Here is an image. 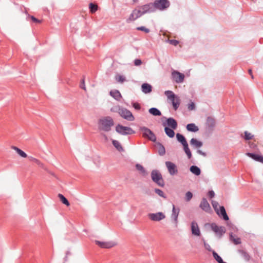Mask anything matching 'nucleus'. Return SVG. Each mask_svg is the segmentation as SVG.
Returning <instances> with one entry per match:
<instances>
[{
	"instance_id": "obj_42",
	"label": "nucleus",
	"mask_w": 263,
	"mask_h": 263,
	"mask_svg": "<svg viewBox=\"0 0 263 263\" xmlns=\"http://www.w3.org/2000/svg\"><path fill=\"white\" fill-rule=\"evenodd\" d=\"M242 255L243 257V258L246 260L248 261L250 259V256L246 252L241 251Z\"/></svg>"
},
{
	"instance_id": "obj_51",
	"label": "nucleus",
	"mask_w": 263,
	"mask_h": 263,
	"mask_svg": "<svg viewBox=\"0 0 263 263\" xmlns=\"http://www.w3.org/2000/svg\"><path fill=\"white\" fill-rule=\"evenodd\" d=\"M204 247L205 248V249L206 250H208L209 251H211V248L209 244L204 242Z\"/></svg>"
},
{
	"instance_id": "obj_41",
	"label": "nucleus",
	"mask_w": 263,
	"mask_h": 263,
	"mask_svg": "<svg viewBox=\"0 0 263 263\" xmlns=\"http://www.w3.org/2000/svg\"><path fill=\"white\" fill-rule=\"evenodd\" d=\"M137 29L138 30H140L144 31L145 33H148L149 32V29L148 28H145V27L141 26V27H138L137 28Z\"/></svg>"
},
{
	"instance_id": "obj_11",
	"label": "nucleus",
	"mask_w": 263,
	"mask_h": 263,
	"mask_svg": "<svg viewBox=\"0 0 263 263\" xmlns=\"http://www.w3.org/2000/svg\"><path fill=\"white\" fill-rule=\"evenodd\" d=\"M148 217L153 221H158L164 219L165 218V215L162 212H158L148 214Z\"/></svg>"
},
{
	"instance_id": "obj_29",
	"label": "nucleus",
	"mask_w": 263,
	"mask_h": 263,
	"mask_svg": "<svg viewBox=\"0 0 263 263\" xmlns=\"http://www.w3.org/2000/svg\"><path fill=\"white\" fill-rule=\"evenodd\" d=\"M149 112L155 116H160L161 115V113L160 110H159L156 108H151L148 110Z\"/></svg>"
},
{
	"instance_id": "obj_5",
	"label": "nucleus",
	"mask_w": 263,
	"mask_h": 263,
	"mask_svg": "<svg viewBox=\"0 0 263 263\" xmlns=\"http://www.w3.org/2000/svg\"><path fill=\"white\" fill-rule=\"evenodd\" d=\"M116 130L121 135H132L135 133V131L130 127L124 126L118 124L116 127Z\"/></svg>"
},
{
	"instance_id": "obj_52",
	"label": "nucleus",
	"mask_w": 263,
	"mask_h": 263,
	"mask_svg": "<svg viewBox=\"0 0 263 263\" xmlns=\"http://www.w3.org/2000/svg\"><path fill=\"white\" fill-rule=\"evenodd\" d=\"M80 87L81 88L83 89L84 90H86V87H85V84H84V80L83 79L82 80V82L80 85Z\"/></svg>"
},
{
	"instance_id": "obj_22",
	"label": "nucleus",
	"mask_w": 263,
	"mask_h": 263,
	"mask_svg": "<svg viewBox=\"0 0 263 263\" xmlns=\"http://www.w3.org/2000/svg\"><path fill=\"white\" fill-rule=\"evenodd\" d=\"M190 143L192 145H193V146H194L196 148H199V147H201L203 144L202 142L199 141L195 138L191 139V140L190 141Z\"/></svg>"
},
{
	"instance_id": "obj_43",
	"label": "nucleus",
	"mask_w": 263,
	"mask_h": 263,
	"mask_svg": "<svg viewBox=\"0 0 263 263\" xmlns=\"http://www.w3.org/2000/svg\"><path fill=\"white\" fill-rule=\"evenodd\" d=\"M29 17L30 18L32 21L35 23H41L42 22V20H39L33 16H30Z\"/></svg>"
},
{
	"instance_id": "obj_12",
	"label": "nucleus",
	"mask_w": 263,
	"mask_h": 263,
	"mask_svg": "<svg viewBox=\"0 0 263 263\" xmlns=\"http://www.w3.org/2000/svg\"><path fill=\"white\" fill-rule=\"evenodd\" d=\"M211 229L219 238H220L226 232L224 227H218L215 223H212L211 224Z\"/></svg>"
},
{
	"instance_id": "obj_23",
	"label": "nucleus",
	"mask_w": 263,
	"mask_h": 263,
	"mask_svg": "<svg viewBox=\"0 0 263 263\" xmlns=\"http://www.w3.org/2000/svg\"><path fill=\"white\" fill-rule=\"evenodd\" d=\"M186 129L188 131L192 132H197L199 130V128L194 123H190L187 125Z\"/></svg>"
},
{
	"instance_id": "obj_49",
	"label": "nucleus",
	"mask_w": 263,
	"mask_h": 263,
	"mask_svg": "<svg viewBox=\"0 0 263 263\" xmlns=\"http://www.w3.org/2000/svg\"><path fill=\"white\" fill-rule=\"evenodd\" d=\"M142 62L140 59H136L134 61V65L136 66H140L142 64Z\"/></svg>"
},
{
	"instance_id": "obj_30",
	"label": "nucleus",
	"mask_w": 263,
	"mask_h": 263,
	"mask_svg": "<svg viewBox=\"0 0 263 263\" xmlns=\"http://www.w3.org/2000/svg\"><path fill=\"white\" fill-rule=\"evenodd\" d=\"M136 168L139 172V173L141 175H142L143 176H145L146 175L147 173H146L145 169L141 165H140L139 164H137L136 165Z\"/></svg>"
},
{
	"instance_id": "obj_27",
	"label": "nucleus",
	"mask_w": 263,
	"mask_h": 263,
	"mask_svg": "<svg viewBox=\"0 0 263 263\" xmlns=\"http://www.w3.org/2000/svg\"><path fill=\"white\" fill-rule=\"evenodd\" d=\"M110 95L117 100H119L121 98V95L118 90L111 91Z\"/></svg>"
},
{
	"instance_id": "obj_39",
	"label": "nucleus",
	"mask_w": 263,
	"mask_h": 263,
	"mask_svg": "<svg viewBox=\"0 0 263 263\" xmlns=\"http://www.w3.org/2000/svg\"><path fill=\"white\" fill-rule=\"evenodd\" d=\"M253 136L250 133L246 131L245 132V139L247 140L252 139Z\"/></svg>"
},
{
	"instance_id": "obj_28",
	"label": "nucleus",
	"mask_w": 263,
	"mask_h": 263,
	"mask_svg": "<svg viewBox=\"0 0 263 263\" xmlns=\"http://www.w3.org/2000/svg\"><path fill=\"white\" fill-rule=\"evenodd\" d=\"M164 131L167 135V136H168L170 138H173L175 136V132H174L173 129L172 128L171 129L169 127H166L164 128Z\"/></svg>"
},
{
	"instance_id": "obj_7",
	"label": "nucleus",
	"mask_w": 263,
	"mask_h": 263,
	"mask_svg": "<svg viewBox=\"0 0 263 263\" xmlns=\"http://www.w3.org/2000/svg\"><path fill=\"white\" fill-rule=\"evenodd\" d=\"M118 112L122 118L128 121H133L135 120L132 113L126 108H119Z\"/></svg>"
},
{
	"instance_id": "obj_13",
	"label": "nucleus",
	"mask_w": 263,
	"mask_h": 263,
	"mask_svg": "<svg viewBox=\"0 0 263 263\" xmlns=\"http://www.w3.org/2000/svg\"><path fill=\"white\" fill-rule=\"evenodd\" d=\"M141 10L142 14L143 15L146 13H149L155 11L154 8V5L153 3H149L146 5H144L138 7Z\"/></svg>"
},
{
	"instance_id": "obj_2",
	"label": "nucleus",
	"mask_w": 263,
	"mask_h": 263,
	"mask_svg": "<svg viewBox=\"0 0 263 263\" xmlns=\"http://www.w3.org/2000/svg\"><path fill=\"white\" fill-rule=\"evenodd\" d=\"M165 95L167 99L172 102L174 109L177 110L180 103L179 98L176 96L172 91L170 90L165 91Z\"/></svg>"
},
{
	"instance_id": "obj_40",
	"label": "nucleus",
	"mask_w": 263,
	"mask_h": 263,
	"mask_svg": "<svg viewBox=\"0 0 263 263\" xmlns=\"http://www.w3.org/2000/svg\"><path fill=\"white\" fill-rule=\"evenodd\" d=\"M193 197V194L191 192H187L185 194V199L187 201H189Z\"/></svg>"
},
{
	"instance_id": "obj_48",
	"label": "nucleus",
	"mask_w": 263,
	"mask_h": 263,
	"mask_svg": "<svg viewBox=\"0 0 263 263\" xmlns=\"http://www.w3.org/2000/svg\"><path fill=\"white\" fill-rule=\"evenodd\" d=\"M133 106L136 110H139L141 108L140 105L139 103H136V102H134L133 103Z\"/></svg>"
},
{
	"instance_id": "obj_25",
	"label": "nucleus",
	"mask_w": 263,
	"mask_h": 263,
	"mask_svg": "<svg viewBox=\"0 0 263 263\" xmlns=\"http://www.w3.org/2000/svg\"><path fill=\"white\" fill-rule=\"evenodd\" d=\"M12 148L22 158H27V155L22 150L16 146H12Z\"/></svg>"
},
{
	"instance_id": "obj_34",
	"label": "nucleus",
	"mask_w": 263,
	"mask_h": 263,
	"mask_svg": "<svg viewBox=\"0 0 263 263\" xmlns=\"http://www.w3.org/2000/svg\"><path fill=\"white\" fill-rule=\"evenodd\" d=\"M89 8L90 9V11L91 13H95L98 8V5L96 4H93V3H90L89 5Z\"/></svg>"
},
{
	"instance_id": "obj_15",
	"label": "nucleus",
	"mask_w": 263,
	"mask_h": 263,
	"mask_svg": "<svg viewBox=\"0 0 263 263\" xmlns=\"http://www.w3.org/2000/svg\"><path fill=\"white\" fill-rule=\"evenodd\" d=\"M143 14L141 13V10H140L138 7L132 11L128 18V20L130 21H134L141 16Z\"/></svg>"
},
{
	"instance_id": "obj_32",
	"label": "nucleus",
	"mask_w": 263,
	"mask_h": 263,
	"mask_svg": "<svg viewBox=\"0 0 263 263\" xmlns=\"http://www.w3.org/2000/svg\"><path fill=\"white\" fill-rule=\"evenodd\" d=\"M230 240L235 244L239 245L241 243L240 239L236 236H233L232 234L230 235Z\"/></svg>"
},
{
	"instance_id": "obj_45",
	"label": "nucleus",
	"mask_w": 263,
	"mask_h": 263,
	"mask_svg": "<svg viewBox=\"0 0 263 263\" xmlns=\"http://www.w3.org/2000/svg\"><path fill=\"white\" fill-rule=\"evenodd\" d=\"M35 163L40 167L42 168H45V165L40 160H39V159H37L36 160V161L35 162Z\"/></svg>"
},
{
	"instance_id": "obj_36",
	"label": "nucleus",
	"mask_w": 263,
	"mask_h": 263,
	"mask_svg": "<svg viewBox=\"0 0 263 263\" xmlns=\"http://www.w3.org/2000/svg\"><path fill=\"white\" fill-rule=\"evenodd\" d=\"M212 205H213L214 210L216 212L217 214L218 215H220V213H219V206L218 202H216V201H212Z\"/></svg>"
},
{
	"instance_id": "obj_4",
	"label": "nucleus",
	"mask_w": 263,
	"mask_h": 263,
	"mask_svg": "<svg viewBox=\"0 0 263 263\" xmlns=\"http://www.w3.org/2000/svg\"><path fill=\"white\" fill-rule=\"evenodd\" d=\"M151 177L153 181L159 186H163L164 182L161 173L158 170H153L151 173Z\"/></svg>"
},
{
	"instance_id": "obj_56",
	"label": "nucleus",
	"mask_w": 263,
	"mask_h": 263,
	"mask_svg": "<svg viewBox=\"0 0 263 263\" xmlns=\"http://www.w3.org/2000/svg\"><path fill=\"white\" fill-rule=\"evenodd\" d=\"M103 136H104V138H105L106 139H107V137H106V135H104Z\"/></svg>"
},
{
	"instance_id": "obj_10",
	"label": "nucleus",
	"mask_w": 263,
	"mask_h": 263,
	"mask_svg": "<svg viewBox=\"0 0 263 263\" xmlns=\"http://www.w3.org/2000/svg\"><path fill=\"white\" fill-rule=\"evenodd\" d=\"M172 79L177 83H182L184 79V74L179 71L173 70L172 72Z\"/></svg>"
},
{
	"instance_id": "obj_8",
	"label": "nucleus",
	"mask_w": 263,
	"mask_h": 263,
	"mask_svg": "<svg viewBox=\"0 0 263 263\" xmlns=\"http://www.w3.org/2000/svg\"><path fill=\"white\" fill-rule=\"evenodd\" d=\"M95 242L96 245L103 249H110L117 245L116 242L112 241H104L96 240H95Z\"/></svg>"
},
{
	"instance_id": "obj_16",
	"label": "nucleus",
	"mask_w": 263,
	"mask_h": 263,
	"mask_svg": "<svg viewBox=\"0 0 263 263\" xmlns=\"http://www.w3.org/2000/svg\"><path fill=\"white\" fill-rule=\"evenodd\" d=\"M200 207L206 212H209L211 210L210 205L205 198L202 199Z\"/></svg>"
},
{
	"instance_id": "obj_53",
	"label": "nucleus",
	"mask_w": 263,
	"mask_h": 263,
	"mask_svg": "<svg viewBox=\"0 0 263 263\" xmlns=\"http://www.w3.org/2000/svg\"><path fill=\"white\" fill-rule=\"evenodd\" d=\"M29 160H30V161H32V162H34V163H35V162L36 161V160L37 159L35 158H34V157H33L30 156V157H29Z\"/></svg>"
},
{
	"instance_id": "obj_24",
	"label": "nucleus",
	"mask_w": 263,
	"mask_h": 263,
	"mask_svg": "<svg viewBox=\"0 0 263 263\" xmlns=\"http://www.w3.org/2000/svg\"><path fill=\"white\" fill-rule=\"evenodd\" d=\"M219 211L220 213V215H221L225 220H228L229 219L228 216L226 213V211L224 206H220L219 207Z\"/></svg>"
},
{
	"instance_id": "obj_9",
	"label": "nucleus",
	"mask_w": 263,
	"mask_h": 263,
	"mask_svg": "<svg viewBox=\"0 0 263 263\" xmlns=\"http://www.w3.org/2000/svg\"><path fill=\"white\" fill-rule=\"evenodd\" d=\"M141 130L142 132L143 136L144 138H146L154 142L156 140V137L155 134L149 129L143 127L141 128Z\"/></svg>"
},
{
	"instance_id": "obj_35",
	"label": "nucleus",
	"mask_w": 263,
	"mask_h": 263,
	"mask_svg": "<svg viewBox=\"0 0 263 263\" xmlns=\"http://www.w3.org/2000/svg\"><path fill=\"white\" fill-rule=\"evenodd\" d=\"M213 255L215 259L218 262V263H226L223 261L222 258L218 255V254L216 253L214 251H213Z\"/></svg>"
},
{
	"instance_id": "obj_19",
	"label": "nucleus",
	"mask_w": 263,
	"mask_h": 263,
	"mask_svg": "<svg viewBox=\"0 0 263 263\" xmlns=\"http://www.w3.org/2000/svg\"><path fill=\"white\" fill-rule=\"evenodd\" d=\"M247 155L251 157L255 161L260 162L263 163V156L259 155L253 154L252 153H248Z\"/></svg>"
},
{
	"instance_id": "obj_6",
	"label": "nucleus",
	"mask_w": 263,
	"mask_h": 263,
	"mask_svg": "<svg viewBox=\"0 0 263 263\" xmlns=\"http://www.w3.org/2000/svg\"><path fill=\"white\" fill-rule=\"evenodd\" d=\"M154 8L160 10H163L170 6V2L168 0H157L153 3Z\"/></svg>"
},
{
	"instance_id": "obj_1",
	"label": "nucleus",
	"mask_w": 263,
	"mask_h": 263,
	"mask_svg": "<svg viewBox=\"0 0 263 263\" xmlns=\"http://www.w3.org/2000/svg\"><path fill=\"white\" fill-rule=\"evenodd\" d=\"M114 125V121L111 118L106 117L99 120L98 128L100 130L105 132H108L110 130L111 127Z\"/></svg>"
},
{
	"instance_id": "obj_44",
	"label": "nucleus",
	"mask_w": 263,
	"mask_h": 263,
	"mask_svg": "<svg viewBox=\"0 0 263 263\" xmlns=\"http://www.w3.org/2000/svg\"><path fill=\"white\" fill-rule=\"evenodd\" d=\"M167 41L170 44L175 46H176L179 44V42L175 40H168Z\"/></svg>"
},
{
	"instance_id": "obj_46",
	"label": "nucleus",
	"mask_w": 263,
	"mask_h": 263,
	"mask_svg": "<svg viewBox=\"0 0 263 263\" xmlns=\"http://www.w3.org/2000/svg\"><path fill=\"white\" fill-rule=\"evenodd\" d=\"M155 192L156 194L159 195L160 196L164 197V193L161 190L156 189L155 190Z\"/></svg>"
},
{
	"instance_id": "obj_47",
	"label": "nucleus",
	"mask_w": 263,
	"mask_h": 263,
	"mask_svg": "<svg viewBox=\"0 0 263 263\" xmlns=\"http://www.w3.org/2000/svg\"><path fill=\"white\" fill-rule=\"evenodd\" d=\"M187 108L190 110H192L195 109V104L193 102H191L190 104H189L188 105Z\"/></svg>"
},
{
	"instance_id": "obj_14",
	"label": "nucleus",
	"mask_w": 263,
	"mask_h": 263,
	"mask_svg": "<svg viewBox=\"0 0 263 263\" xmlns=\"http://www.w3.org/2000/svg\"><path fill=\"white\" fill-rule=\"evenodd\" d=\"M165 165L167 167L169 173L171 175H174L177 174L178 170L176 165L174 163L170 161H166L165 162Z\"/></svg>"
},
{
	"instance_id": "obj_33",
	"label": "nucleus",
	"mask_w": 263,
	"mask_h": 263,
	"mask_svg": "<svg viewBox=\"0 0 263 263\" xmlns=\"http://www.w3.org/2000/svg\"><path fill=\"white\" fill-rule=\"evenodd\" d=\"M112 144L114 145V146L119 151H123V148L122 147L121 145L120 144V143H119V141H118L117 140H112Z\"/></svg>"
},
{
	"instance_id": "obj_18",
	"label": "nucleus",
	"mask_w": 263,
	"mask_h": 263,
	"mask_svg": "<svg viewBox=\"0 0 263 263\" xmlns=\"http://www.w3.org/2000/svg\"><path fill=\"white\" fill-rule=\"evenodd\" d=\"M191 230L193 235L196 236H199L200 235V232L198 227V225L195 221H193L191 223Z\"/></svg>"
},
{
	"instance_id": "obj_50",
	"label": "nucleus",
	"mask_w": 263,
	"mask_h": 263,
	"mask_svg": "<svg viewBox=\"0 0 263 263\" xmlns=\"http://www.w3.org/2000/svg\"><path fill=\"white\" fill-rule=\"evenodd\" d=\"M208 196L211 198L214 197V196H215V193H214V191H209V193H208Z\"/></svg>"
},
{
	"instance_id": "obj_21",
	"label": "nucleus",
	"mask_w": 263,
	"mask_h": 263,
	"mask_svg": "<svg viewBox=\"0 0 263 263\" xmlns=\"http://www.w3.org/2000/svg\"><path fill=\"white\" fill-rule=\"evenodd\" d=\"M142 91L145 93H149L152 91V86L147 83H144L141 86Z\"/></svg>"
},
{
	"instance_id": "obj_31",
	"label": "nucleus",
	"mask_w": 263,
	"mask_h": 263,
	"mask_svg": "<svg viewBox=\"0 0 263 263\" xmlns=\"http://www.w3.org/2000/svg\"><path fill=\"white\" fill-rule=\"evenodd\" d=\"M58 197L59 198L60 201L66 206H69L70 204L68 200L61 194H58Z\"/></svg>"
},
{
	"instance_id": "obj_3",
	"label": "nucleus",
	"mask_w": 263,
	"mask_h": 263,
	"mask_svg": "<svg viewBox=\"0 0 263 263\" xmlns=\"http://www.w3.org/2000/svg\"><path fill=\"white\" fill-rule=\"evenodd\" d=\"M176 138L177 140L182 144L185 154L187 156L188 158L190 159L192 157V154L185 138L183 135L179 133L176 134Z\"/></svg>"
},
{
	"instance_id": "obj_54",
	"label": "nucleus",
	"mask_w": 263,
	"mask_h": 263,
	"mask_svg": "<svg viewBox=\"0 0 263 263\" xmlns=\"http://www.w3.org/2000/svg\"><path fill=\"white\" fill-rule=\"evenodd\" d=\"M197 152H198V154H200V155H202L203 156H206L205 153H204V152H202L201 150H198L197 151Z\"/></svg>"
},
{
	"instance_id": "obj_37",
	"label": "nucleus",
	"mask_w": 263,
	"mask_h": 263,
	"mask_svg": "<svg viewBox=\"0 0 263 263\" xmlns=\"http://www.w3.org/2000/svg\"><path fill=\"white\" fill-rule=\"evenodd\" d=\"M158 146L159 147L158 152L160 155H164L165 153V148L163 145L161 144L158 143Z\"/></svg>"
},
{
	"instance_id": "obj_17",
	"label": "nucleus",
	"mask_w": 263,
	"mask_h": 263,
	"mask_svg": "<svg viewBox=\"0 0 263 263\" xmlns=\"http://www.w3.org/2000/svg\"><path fill=\"white\" fill-rule=\"evenodd\" d=\"M179 212L180 210L179 208H175L174 205L173 206L172 214L171 215V217L172 219H173L174 223L176 224V225H177L178 224V217L179 215Z\"/></svg>"
},
{
	"instance_id": "obj_55",
	"label": "nucleus",
	"mask_w": 263,
	"mask_h": 263,
	"mask_svg": "<svg viewBox=\"0 0 263 263\" xmlns=\"http://www.w3.org/2000/svg\"><path fill=\"white\" fill-rule=\"evenodd\" d=\"M248 72H249V74H250V76L251 77V78L252 79H254V77H253V75L252 74V69H249Z\"/></svg>"
},
{
	"instance_id": "obj_20",
	"label": "nucleus",
	"mask_w": 263,
	"mask_h": 263,
	"mask_svg": "<svg viewBox=\"0 0 263 263\" xmlns=\"http://www.w3.org/2000/svg\"><path fill=\"white\" fill-rule=\"evenodd\" d=\"M167 125L173 129H176L177 127V123L173 118H170L167 120Z\"/></svg>"
},
{
	"instance_id": "obj_38",
	"label": "nucleus",
	"mask_w": 263,
	"mask_h": 263,
	"mask_svg": "<svg viewBox=\"0 0 263 263\" xmlns=\"http://www.w3.org/2000/svg\"><path fill=\"white\" fill-rule=\"evenodd\" d=\"M116 80L120 83H123L125 81V78L121 75H117L116 76Z\"/></svg>"
},
{
	"instance_id": "obj_57",
	"label": "nucleus",
	"mask_w": 263,
	"mask_h": 263,
	"mask_svg": "<svg viewBox=\"0 0 263 263\" xmlns=\"http://www.w3.org/2000/svg\"><path fill=\"white\" fill-rule=\"evenodd\" d=\"M138 0H134V2H137Z\"/></svg>"
},
{
	"instance_id": "obj_26",
	"label": "nucleus",
	"mask_w": 263,
	"mask_h": 263,
	"mask_svg": "<svg viewBox=\"0 0 263 263\" xmlns=\"http://www.w3.org/2000/svg\"><path fill=\"white\" fill-rule=\"evenodd\" d=\"M190 171L194 174L199 176L201 173L200 169L197 166L193 165L190 167Z\"/></svg>"
}]
</instances>
